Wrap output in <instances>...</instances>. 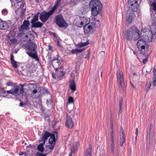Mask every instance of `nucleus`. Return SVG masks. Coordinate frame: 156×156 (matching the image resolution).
<instances>
[{"label":"nucleus","mask_w":156,"mask_h":156,"mask_svg":"<svg viewBox=\"0 0 156 156\" xmlns=\"http://www.w3.org/2000/svg\"><path fill=\"white\" fill-rule=\"evenodd\" d=\"M124 34L127 41L131 40H136L140 37L139 31L135 26H133L127 30Z\"/></svg>","instance_id":"1"},{"label":"nucleus","mask_w":156,"mask_h":156,"mask_svg":"<svg viewBox=\"0 0 156 156\" xmlns=\"http://www.w3.org/2000/svg\"><path fill=\"white\" fill-rule=\"evenodd\" d=\"M37 46V45L34 42H30L24 45V47L27 51L26 53L29 56L35 59L37 61H39V59L36 50Z\"/></svg>","instance_id":"2"},{"label":"nucleus","mask_w":156,"mask_h":156,"mask_svg":"<svg viewBox=\"0 0 156 156\" xmlns=\"http://www.w3.org/2000/svg\"><path fill=\"white\" fill-rule=\"evenodd\" d=\"M145 40L142 39H140L137 44V46L138 50L140 53L144 55H145L147 49V44Z\"/></svg>","instance_id":"3"},{"label":"nucleus","mask_w":156,"mask_h":156,"mask_svg":"<svg viewBox=\"0 0 156 156\" xmlns=\"http://www.w3.org/2000/svg\"><path fill=\"white\" fill-rule=\"evenodd\" d=\"M117 82L119 84V89L123 90L125 86V82L122 72H120V70L118 69L116 73Z\"/></svg>","instance_id":"4"},{"label":"nucleus","mask_w":156,"mask_h":156,"mask_svg":"<svg viewBox=\"0 0 156 156\" xmlns=\"http://www.w3.org/2000/svg\"><path fill=\"white\" fill-rule=\"evenodd\" d=\"M39 13L35 15L31 21L32 27L35 28L41 27H42L43 23L38 21Z\"/></svg>","instance_id":"5"},{"label":"nucleus","mask_w":156,"mask_h":156,"mask_svg":"<svg viewBox=\"0 0 156 156\" xmlns=\"http://www.w3.org/2000/svg\"><path fill=\"white\" fill-rule=\"evenodd\" d=\"M55 21L57 25L60 27H66L68 26V24L65 22L61 14L58 15L55 17Z\"/></svg>","instance_id":"6"},{"label":"nucleus","mask_w":156,"mask_h":156,"mask_svg":"<svg viewBox=\"0 0 156 156\" xmlns=\"http://www.w3.org/2000/svg\"><path fill=\"white\" fill-rule=\"evenodd\" d=\"M149 4L150 6L151 15L153 20L155 18L154 11L156 14V0H149Z\"/></svg>","instance_id":"7"},{"label":"nucleus","mask_w":156,"mask_h":156,"mask_svg":"<svg viewBox=\"0 0 156 156\" xmlns=\"http://www.w3.org/2000/svg\"><path fill=\"white\" fill-rule=\"evenodd\" d=\"M54 12V11L51 9L49 12H41L40 15V19L43 22H46L49 17Z\"/></svg>","instance_id":"8"},{"label":"nucleus","mask_w":156,"mask_h":156,"mask_svg":"<svg viewBox=\"0 0 156 156\" xmlns=\"http://www.w3.org/2000/svg\"><path fill=\"white\" fill-rule=\"evenodd\" d=\"M128 3L130 9L133 12H136L138 8L139 5L137 0H128Z\"/></svg>","instance_id":"9"},{"label":"nucleus","mask_w":156,"mask_h":156,"mask_svg":"<svg viewBox=\"0 0 156 156\" xmlns=\"http://www.w3.org/2000/svg\"><path fill=\"white\" fill-rule=\"evenodd\" d=\"M130 9H128L126 13V24L131 23L133 21V12Z\"/></svg>","instance_id":"10"},{"label":"nucleus","mask_w":156,"mask_h":156,"mask_svg":"<svg viewBox=\"0 0 156 156\" xmlns=\"http://www.w3.org/2000/svg\"><path fill=\"white\" fill-rule=\"evenodd\" d=\"M90 8L101 9L102 6L101 2L98 0H92L90 2Z\"/></svg>","instance_id":"11"},{"label":"nucleus","mask_w":156,"mask_h":156,"mask_svg":"<svg viewBox=\"0 0 156 156\" xmlns=\"http://www.w3.org/2000/svg\"><path fill=\"white\" fill-rule=\"evenodd\" d=\"M58 133L56 132H54L49 140V142L50 145H55L56 138H57Z\"/></svg>","instance_id":"12"},{"label":"nucleus","mask_w":156,"mask_h":156,"mask_svg":"<svg viewBox=\"0 0 156 156\" xmlns=\"http://www.w3.org/2000/svg\"><path fill=\"white\" fill-rule=\"evenodd\" d=\"M66 126L69 128H72L73 126V122L70 117L66 115Z\"/></svg>","instance_id":"13"},{"label":"nucleus","mask_w":156,"mask_h":156,"mask_svg":"<svg viewBox=\"0 0 156 156\" xmlns=\"http://www.w3.org/2000/svg\"><path fill=\"white\" fill-rule=\"evenodd\" d=\"M12 90V94L15 96H18L23 92V87H14Z\"/></svg>","instance_id":"14"},{"label":"nucleus","mask_w":156,"mask_h":156,"mask_svg":"<svg viewBox=\"0 0 156 156\" xmlns=\"http://www.w3.org/2000/svg\"><path fill=\"white\" fill-rule=\"evenodd\" d=\"M145 40L147 42H150L152 40V37H154V35L152 34L150 31H147L145 33Z\"/></svg>","instance_id":"15"},{"label":"nucleus","mask_w":156,"mask_h":156,"mask_svg":"<svg viewBox=\"0 0 156 156\" xmlns=\"http://www.w3.org/2000/svg\"><path fill=\"white\" fill-rule=\"evenodd\" d=\"M29 24L28 21H26L25 20L23 24L20 26L19 28V31H23V30H28L29 29Z\"/></svg>","instance_id":"16"},{"label":"nucleus","mask_w":156,"mask_h":156,"mask_svg":"<svg viewBox=\"0 0 156 156\" xmlns=\"http://www.w3.org/2000/svg\"><path fill=\"white\" fill-rule=\"evenodd\" d=\"M93 23H92V26L91 25H86L84 26L83 28L85 34H90L92 30L93 29Z\"/></svg>","instance_id":"17"},{"label":"nucleus","mask_w":156,"mask_h":156,"mask_svg":"<svg viewBox=\"0 0 156 156\" xmlns=\"http://www.w3.org/2000/svg\"><path fill=\"white\" fill-rule=\"evenodd\" d=\"M121 137L120 140V145L122 146L123 144L126 141L125 135L124 133L123 129H121Z\"/></svg>","instance_id":"18"},{"label":"nucleus","mask_w":156,"mask_h":156,"mask_svg":"<svg viewBox=\"0 0 156 156\" xmlns=\"http://www.w3.org/2000/svg\"><path fill=\"white\" fill-rule=\"evenodd\" d=\"M8 28V25L7 23L0 19V29L5 30L7 29Z\"/></svg>","instance_id":"19"},{"label":"nucleus","mask_w":156,"mask_h":156,"mask_svg":"<svg viewBox=\"0 0 156 156\" xmlns=\"http://www.w3.org/2000/svg\"><path fill=\"white\" fill-rule=\"evenodd\" d=\"M51 135V134L48 132V131H46L44 132V133L42 134V140L44 141V144L45 140H47L48 137Z\"/></svg>","instance_id":"20"},{"label":"nucleus","mask_w":156,"mask_h":156,"mask_svg":"<svg viewBox=\"0 0 156 156\" xmlns=\"http://www.w3.org/2000/svg\"><path fill=\"white\" fill-rule=\"evenodd\" d=\"M91 14L94 16H97L100 13L101 9H94V8H91Z\"/></svg>","instance_id":"21"},{"label":"nucleus","mask_w":156,"mask_h":156,"mask_svg":"<svg viewBox=\"0 0 156 156\" xmlns=\"http://www.w3.org/2000/svg\"><path fill=\"white\" fill-rule=\"evenodd\" d=\"M82 21L80 22V24L81 26L85 24V26L87 25L90 22V20L88 17H84L82 18Z\"/></svg>","instance_id":"22"},{"label":"nucleus","mask_w":156,"mask_h":156,"mask_svg":"<svg viewBox=\"0 0 156 156\" xmlns=\"http://www.w3.org/2000/svg\"><path fill=\"white\" fill-rule=\"evenodd\" d=\"M150 28V32H151L154 35L156 33V22H154L151 25Z\"/></svg>","instance_id":"23"},{"label":"nucleus","mask_w":156,"mask_h":156,"mask_svg":"<svg viewBox=\"0 0 156 156\" xmlns=\"http://www.w3.org/2000/svg\"><path fill=\"white\" fill-rule=\"evenodd\" d=\"M25 37L27 38L28 40V43H29L30 42H33V41L34 39V37L31 34H30L28 35H26Z\"/></svg>","instance_id":"24"},{"label":"nucleus","mask_w":156,"mask_h":156,"mask_svg":"<svg viewBox=\"0 0 156 156\" xmlns=\"http://www.w3.org/2000/svg\"><path fill=\"white\" fill-rule=\"evenodd\" d=\"M37 86L35 87V89L32 92L31 97L33 98H35L38 97V96L36 95V94L37 92Z\"/></svg>","instance_id":"25"},{"label":"nucleus","mask_w":156,"mask_h":156,"mask_svg":"<svg viewBox=\"0 0 156 156\" xmlns=\"http://www.w3.org/2000/svg\"><path fill=\"white\" fill-rule=\"evenodd\" d=\"M69 87L70 89L73 91L76 90V84L74 81L73 80H71L70 82Z\"/></svg>","instance_id":"26"},{"label":"nucleus","mask_w":156,"mask_h":156,"mask_svg":"<svg viewBox=\"0 0 156 156\" xmlns=\"http://www.w3.org/2000/svg\"><path fill=\"white\" fill-rule=\"evenodd\" d=\"M61 0H56V3L55 4L54 6L51 9L54 12L58 8L61 2Z\"/></svg>","instance_id":"27"},{"label":"nucleus","mask_w":156,"mask_h":156,"mask_svg":"<svg viewBox=\"0 0 156 156\" xmlns=\"http://www.w3.org/2000/svg\"><path fill=\"white\" fill-rule=\"evenodd\" d=\"M64 74V73L62 71L59 72L57 73V77L59 80H61L63 78Z\"/></svg>","instance_id":"28"},{"label":"nucleus","mask_w":156,"mask_h":156,"mask_svg":"<svg viewBox=\"0 0 156 156\" xmlns=\"http://www.w3.org/2000/svg\"><path fill=\"white\" fill-rule=\"evenodd\" d=\"M37 149L39 151L41 152H43L44 151L43 144H40L38 146Z\"/></svg>","instance_id":"29"},{"label":"nucleus","mask_w":156,"mask_h":156,"mask_svg":"<svg viewBox=\"0 0 156 156\" xmlns=\"http://www.w3.org/2000/svg\"><path fill=\"white\" fill-rule=\"evenodd\" d=\"M151 83L150 82H147L146 85V90L148 92L151 88Z\"/></svg>","instance_id":"30"},{"label":"nucleus","mask_w":156,"mask_h":156,"mask_svg":"<svg viewBox=\"0 0 156 156\" xmlns=\"http://www.w3.org/2000/svg\"><path fill=\"white\" fill-rule=\"evenodd\" d=\"M89 44L88 41H87L86 42L81 43L79 44L78 45L79 47H82L87 45Z\"/></svg>","instance_id":"31"},{"label":"nucleus","mask_w":156,"mask_h":156,"mask_svg":"<svg viewBox=\"0 0 156 156\" xmlns=\"http://www.w3.org/2000/svg\"><path fill=\"white\" fill-rule=\"evenodd\" d=\"M12 65L13 67L15 68H17L18 67V65H17V62L14 61H12L11 62Z\"/></svg>","instance_id":"32"},{"label":"nucleus","mask_w":156,"mask_h":156,"mask_svg":"<svg viewBox=\"0 0 156 156\" xmlns=\"http://www.w3.org/2000/svg\"><path fill=\"white\" fill-rule=\"evenodd\" d=\"M74 102V99L72 97H69L68 98V103L71 104Z\"/></svg>","instance_id":"33"},{"label":"nucleus","mask_w":156,"mask_h":156,"mask_svg":"<svg viewBox=\"0 0 156 156\" xmlns=\"http://www.w3.org/2000/svg\"><path fill=\"white\" fill-rule=\"evenodd\" d=\"M152 83L154 86L156 85V74H154Z\"/></svg>","instance_id":"34"},{"label":"nucleus","mask_w":156,"mask_h":156,"mask_svg":"<svg viewBox=\"0 0 156 156\" xmlns=\"http://www.w3.org/2000/svg\"><path fill=\"white\" fill-rule=\"evenodd\" d=\"M2 14L4 16H5L7 15L8 12L7 10L6 9H2Z\"/></svg>","instance_id":"35"},{"label":"nucleus","mask_w":156,"mask_h":156,"mask_svg":"<svg viewBox=\"0 0 156 156\" xmlns=\"http://www.w3.org/2000/svg\"><path fill=\"white\" fill-rule=\"evenodd\" d=\"M10 41L12 44H15L17 43V41L15 38H13L10 40Z\"/></svg>","instance_id":"36"},{"label":"nucleus","mask_w":156,"mask_h":156,"mask_svg":"<svg viewBox=\"0 0 156 156\" xmlns=\"http://www.w3.org/2000/svg\"><path fill=\"white\" fill-rule=\"evenodd\" d=\"M90 52L89 51H88V53L87 55H86L85 58L89 59L90 57Z\"/></svg>","instance_id":"37"},{"label":"nucleus","mask_w":156,"mask_h":156,"mask_svg":"<svg viewBox=\"0 0 156 156\" xmlns=\"http://www.w3.org/2000/svg\"><path fill=\"white\" fill-rule=\"evenodd\" d=\"M79 0H71V2L74 5L76 4L79 1Z\"/></svg>","instance_id":"38"},{"label":"nucleus","mask_w":156,"mask_h":156,"mask_svg":"<svg viewBox=\"0 0 156 156\" xmlns=\"http://www.w3.org/2000/svg\"><path fill=\"white\" fill-rule=\"evenodd\" d=\"M77 50V53H80L83 51L85 49L84 48L81 49H76Z\"/></svg>","instance_id":"39"},{"label":"nucleus","mask_w":156,"mask_h":156,"mask_svg":"<svg viewBox=\"0 0 156 156\" xmlns=\"http://www.w3.org/2000/svg\"><path fill=\"white\" fill-rule=\"evenodd\" d=\"M20 33L18 34V36L20 37H22L23 36L24 34V33H23L24 30H23V31H19Z\"/></svg>","instance_id":"40"},{"label":"nucleus","mask_w":156,"mask_h":156,"mask_svg":"<svg viewBox=\"0 0 156 156\" xmlns=\"http://www.w3.org/2000/svg\"><path fill=\"white\" fill-rule=\"evenodd\" d=\"M71 52L72 54L77 53L76 49H72L71 51Z\"/></svg>","instance_id":"41"},{"label":"nucleus","mask_w":156,"mask_h":156,"mask_svg":"<svg viewBox=\"0 0 156 156\" xmlns=\"http://www.w3.org/2000/svg\"><path fill=\"white\" fill-rule=\"evenodd\" d=\"M37 156H46V154L37 152Z\"/></svg>","instance_id":"42"},{"label":"nucleus","mask_w":156,"mask_h":156,"mask_svg":"<svg viewBox=\"0 0 156 156\" xmlns=\"http://www.w3.org/2000/svg\"><path fill=\"white\" fill-rule=\"evenodd\" d=\"M55 145H50L48 147V148L51 150H52L54 148Z\"/></svg>","instance_id":"43"},{"label":"nucleus","mask_w":156,"mask_h":156,"mask_svg":"<svg viewBox=\"0 0 156 156\" xmlns=\"http://www.w3.org/2000/svg\"><path fill=\"white\" fill-rule=\"evenodd\" d=\"M122 106V101L120 100V105H119V112H121V110Z\"/></svg>","instance_id":"44"},{"label":"nucleus","mask_w":156,"mask_h":156,"mask_svg":"<svg viewBox=\"0 0 156 156\" xmlns=\"http://www.w3.org/2000/svg\"><path fill=\"white\" fill-rule=\"evenodd\" d=\"M115 147H111V150L112 153L114 155L115 152Z\"/></svg>","instance_id":"45"},{"label":"nucleus","mask_w":156,"mask_h":156,"mask_svg":"<svg viewBox=\"0 0 156 156\" xmlns=\"http://www.w3.org/2000/svg\"><path fill=\"white\" fill-rule=\"evenodd\" d=\"M4 93H5L6 92H7V93L9 94H12V90H7L6 91H5Z\"/></svg>","instance_id":"46"},{"label":"nucleus","mask_w":156,"mask_h":156,"mask_svg":"<svg viewBox=\"0 0 156 156\" xmlns=\"http://www.w3.org/2000/svg\"><path fill=\"white\" fill-rule=\"evenodd\" d=\"M58 57L59 55L58 54L56 55V56L55 57L52 61H53L55 60H57Z\"/></svg>","instance_id":"47"},{"label":"nucleus","mask_w":156,"mask_h":156,"mask_svg":"<svg viewBox=\"0 0 156 156\" xmlns=\"http://www.w3.org/2000/svg\"><path fill=\"white\" fill-rule=\"evenodd\" d=\"M91 151L90 150L88 151L87 152V156H91Z\"/></svg>","instance_id":"48"},{"label":"nucleus","mask_w":156,"mask_h":156,"mask_svg":"<svg viewBox=\"0 0 156 156\" xmlns=\"http://www.w3.org/2000/svg\"><path fill=\"white\" fill-rule=\"evenodd\" d=\"M147 58H146L145 59H143V63L144 64H145L146 63V62H147Z\"/></svg>","instance_id":"49"},{"label":"nucleus","mask_w":156,"mask_h":156,"mask_svg":"<svg viewBox=\"0 0 156 156\" xmlns=\"http://www.w3.org/2000/svg\"><path fill=\"white\" fill-rule=\"evenodd\" d=\"M12 83L11 82H8L6 83V85H7L8 86H10L12 85Z\"/></svg>","instance_id":"50"},{"label":"nucleus","mask_w":156,"mask_h":156,"mask_svg":"<svg viewBox=\"0 0 156 156\" xmlns=\"http://www.w3.org/2000/svg\"><path fill=\"white\" fill-rule=\"evenodd\" d=\"M57 42V44L58 46H59L60 47H61V45L58 39H57L56 41Z\"/></svg>","instance_id":"51"},{"label":"nucleus","mask_w":156,"mask_h":156,"mask_svg":"<svg viewBox=\"0 0 156 156\" xmlns=\"http://www.w3.org/2000/svg\"><path fill=\"white\" fill-rule=\"evenodd\" d=\"M24 105H25V104H24V103H23V102H20V105L22 107H23V106Z\"/></svg>","instance_id":"52"},{"label":"nucleus","mask_w":156,"mask_h":156,"mask_svg":"<svg viewBox=\"0 0 156 156\" xmlns=\"http://www.w3.org/2000/svg\"><path fill=\"white\" fill-rule=\"evenodd\" d=\"M11 62H12V61H14L15 60L13 59V56L12 54L11 55L10 58Z\"/></svg>","instance_id":"53"},{"label":"nucleus","mask_w":156,"mask_h":156,"mask_svg":"<svg viewBox=\"0 0 156 156\" xmlns=\"http://www.w3.org/2000/svg\"><path fill=\"white\" fill-rule=\"evenodd\" d=\"M111 147H115V143L114 142H111Z\"/></svg>","instance_id":"54"},{"label":"nucleus","mask_w":156,"mask_h":156,"mask_svg":"<svg viewBox=\"0 0 156 156\" xmlns=\"http://www.w3.org/2000/svg\"><path fill=\"white\" fill-rule=\"evenodd\" d=\"M92 20H93L94 22H95H95L97 21V22H99V20H96V18L95 17L92 18Z\"/></svg>","instance_id":"55"},{"label":"nucleus","mask_w":156,"mask_h":156,"mask_svg":"<svg viewBox=\"0 0 156 156\" xmlns=\"http://www.w3.org/2000/svg\"><path fill=\"white\" fill-rule=\"evenodd\" d=\"M111 136V142H114V138L113 136Z\"/></svg>","instance_id":"56"},{"label":"nucleus","mask_w":156,"mask_h":156,"mask_svg":"<svg viewBox=\"0 0 156 156\" xmlns=\"http://www.w3.org/2000/svg\"><path fill=\"white\" fill-rule=\"evenodd\" d=\"M111 130H113V123H111Z\"/></svg>","instance_id":"57"},{"label":"nucleus","mask_w":156,"mask_h":156,"mask_svg":"<svg viewBox=\"0 0 156 156\" xmlns=\"http://www.w3.org/2000/svg\"><path fill=\"white\" fill-rule=\"evenodd\" d=\"M24 152H20L19 153V155L20 156L23 155Z\"/></svg>","instance_id":"58"},{"label":"nucleus","mask_w":156,"mask_h":156,"mask_svg":"<svg viewBox=\"0 0 156 156\" xmlns=\"http://www.w3.org/2000/svg\"><path fill=\"white\" fill-rule=\"evenodd\" d=\"M47 104H50L51 103L52 101L51 100H50V101H48V100H47Z\"/></svg>","instance_id":"59"},{"label":"nucleus","mask_w":156,"mask_h":156,"mask_svg":"<svg viewBox=\"0 0 156 156\" xmlns=\"http://www.w3.org/2000/svg\"><path fill=\"white\" fill-rule=\"evenodd\" d=\"M57 123V122H55L54 124L53 125H52V127H55V126L56 125V124Z\"/></svg>","instance_id":"60"},{"label":"nucleus","mask_w":156,"mask_h":156,"mask_svg":"<svg viewBox=\"0 0 156 156\" xmlns=\"http://www.w3.org/2000/svg\"><path fill=\"white\" fill-rule=\"evenodd\" d=\"M113 123V118L112 116L111 117V122L110 123Z\"/></svg>","instance_id":"61"},{"label":"nucleus","mask_w":156,"mask_h":156,"mask_svg":"<svg viewBox=\"0 0 156 156\" xmlns=\"http://www.w3.org/2000/svg\"><path fill=\"white\" fill-rule=\"evenodd\" d=\"M113 130H111V136H113Z\"/></svg>","instance_id":"62"},{"label":"nucleus","mask_w":156,"mask_h":156,"mask_svg":"<svg viewBox=\"0 0 156 156\" xmlns=\"http://www.w3.org/2000/svg\"><path fill=\"white\" fill-rule=\"evenodd\" d=\"M25 156H28V154L26 152H24L23 154Z\"/></svg>","instance_id":"63"},{"label":"nucleus","mask_w":156,"mask_h":156,"mask_svg":"<svg viewBox=\"0 0 156 156\" xmlns=\"http://www.w3.org/2000/svg\"><path fill=\"white\" fill-rule=\"evenodd\" d=\"M36 1L37 2L39 3L41 1V0H36Z\"/></svg>","instance_id":"64"}]
</instances>
